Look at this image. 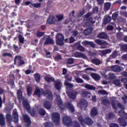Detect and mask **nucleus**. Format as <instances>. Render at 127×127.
I'll return each mask as SVG.
<instances>
[{"instance_id": "11", "label": "nucleus", "mask_w": 127, "mask_h": 127, "mask_svg": "<svg viewBox=\"0 0 127 127\" xmlns=\"http://www.w3.org/2000/svg\"><path fill=\"white\" fill-rule=\"evenodd\" d=\"M111 70L114 72H120L121 71V68L119 65H115L111 66Z\"/></svg>"}, {"instance_id": "64", "label": "nucleus", "mask_w": 127, "mask_h": 127, "mask_svg": "<svg viewBox=\"0 0 127 127\" xmlns=\"http://www.w3.org/2000/svg\"><path fill=\"white\" fill-rule=\"evenodd\" d=\"M110 127H119V126L116 123H111L110 125Z\"/></svg>"}, {"instance_id": "42", "label": "nucleus", "mask_w": 127, "mask_h": 127, "mask_svg": "<svg viewBox=\"0 0 127 127\" xmlns=\"http://www.w3.org/2000/svg\"><path fill=\"white\" fill-rule=\"evenodd\" d=\"M118 113L119 115L120 116V117H125V116H127V114H126V113H125L124 110L119 111Z\"/></svg>"}, {"instance_id": "34", "label": "nucleus", "mask_w": 127, "mask_h": 127, "mask_svg": "<svg viewBox=\"0 0 127 127\" xmlns=\"http://www.w3.org/2000/svg\"><path fill=\"white\" fill-rule=\"evenodd\" d=\"M6 119L7 122H8L9 124H11L12 122V117L10 114H6Z\"/></svg>"}, {"instance_id": "18", "label": "nucleus", "mask_w": 127, "mask_h": 127, "mask_svg": "<svg viewBox=\"0 0 127 127\" xmlns=\"http://www.w3.org/2000/svg\"><path fill=\"white\" fill-rule=\"evenodd\" d=\"M77 91L72 92L68 93V97H69L70 99L75 100L76 98L77 95L78 94Z\"/></svg>"}, {"instance_id": "56", "label": "nucleus", "mask_w": 127, "mask_h": 127, "mask_svg": "<svg viewBox=\"0 0 127 127\" xmlns=\"http://www.w3.org/2000/svg\"><path fill=\"white\" fill-rule=\"evenodd\" d=\"M122 81L123 83H125V87H126V88L127 90V78H122Z\"/></svg>"}, {"instance_id": "12", "label": "nucleus", "mask_w": 127, "mask_h": 127, "mask_svg": "<svg viewBox=\"0 0 127 127\" xmlns=\"http://www.w3.org/2000/svg\"><path fill=\"white\" fill-rule=\"evenodd\" d=\"M118 121L121 127H126L127 126V122L125 121L124 119L119 118H118Z\"/></svg>"}, {"instance_id": "27", "label": "nucleus", "mask_w": 127, "mask_h": 127, "mask_svg": "<svg viewBox=\"0 0 127 127\" xmlns=\"http://www.w3.org/2000/svg\"><path fill=\"white\" fill-rule=\"evenodd\" d=\"M83 44L85 45H90L92 48H95L96 46L93 42H89L88 41H84L83 42Z\"/></svg>"}, {"instance_id": "41", "label": "nucleus", "mask_w": 127, "mask_h": 127, "mask_svg": "<svg viewBox=\"0 0 127 127\" xmlns=\"http://www.w3.org/2000/svg\"><path fill=\"white\" fill-rule=\"evenodd\" d=\"M102 103L103 104V105H104L106 107H107L108 106H109L111 104L109 100H107V99H103Z\"/></svg>"}, {"instance_id": "39", "label": "nucleus", "mask_w": 127, "mask_h": 127, "mask_svg": "<svg viewBox=\"0 0 127 127\" xmlns=\"http://www.w3.org/2000/svg\"><path fill=\"white\" fill-rule=\"evenodd\" d=\"M45 34V32H40L39 30H37V32L36 33V35L37 37L40 38L42 37Z\"/></svg>"}, {"instance_id": "60", "label": "nucleus", "mask_w": 127, "mask_h": 127, "mask_svg": "<svg viewBox=\"0 0 127 127\" xmlns=\"http://www.w3.org/2000/svg\"><path fill=\"white\" fill-rule=\"evenodd\" d=\"M111 105L112 106L113 109L117 110V107L116 105L115 101H113L112 103H111Z\"/></svg>"}, {"instance_id": "46", "label": "nucleus", "mask_w": 127, "mask_h": 127, "mask_svg": "<svg viewBox=\"0 0 127 127\" xmlns=\"http://www.w3.org/2000/svg\"><path fill=\"white\" fill-rule=\"evenodd\" d=\"M121 49L123 51L127 53V45L124 44V45H121Z\"/></svg>"}, {"instance_id": "52", "label": "nucleus", "mask_w": 127, "mask_h": 127, "mask_svg": "<svg viewBox=\"0 0 127 127\" xmlns=\"http://www.w3.org/2000/svg\"><path fill=\"white\" fill-rule=\"evenodd\" d=\"M75 81L77 83H84V80L81 78L77 77L75 78Z\"/></svg>"}, {"instance_id": "50", "label": "nucleus", "mask_w": 127, "mask_h": 127, "mask_svg": "<svg viewBox=\"0 0 127 127\" xmlns=\"http://www.w3.org/2000/svg\"><path fill=\"white\" fill-rule=\"evenodd\" d=\"M80 105H81L83 107H85L87 105V102L84 99H82L80 101Z\"/></svg>"}, {"instance_id": "54", "label": "nucleus", "mask_w": 127, "mask_h": 127, "mask_svg": "<svg viewBox=\"0 0 127 127\" xmlns=\"http://www.w3.org/2000/svg\"><path fill=\"white\" fill-rule=\"evenodd\" d=\"M113 83L115 85L117 86H120L121 84L120 80L119 79H115L113 81Z\"/></svg>"}, {"instance_id": "14", "label": "nucleus", "mask_w": 127, "mask_h": 127, "mask_svg": "<svg viewBox=\"0 0 127 127\" xmlns=\"http://www.w3.org/2000/svg\"><path fill=\"white\" fill-rule=\"evenodd\" d=\"M98 114L97 108L95 107H94L91 109L90 111V116L91 117H95L97 116Z\"/></svg>"}, {"instance_id": "44", "label": "nucleus", "mask_w": 127, "mask_h": 127, "mask_svg": "<svg viewBox=\"0 0 127 127\" xmlns=\"http://www.w3.org/2000/svg\"><path fill=\"white\" fill-rule=\"evenodd\" d=\"M57 105H58V106H59V107H60V108L61 109H63V101L61 100V99L58 100V101H57Z\"/></svg>"}, {"instance_id": "25", "label": "nucleus", "mask_w": 127, "mask_h": 127, "mask_svg": "<svg viewBox=\"0 0 127 127\" xmlns=\"http://www.w3.org/2000/svg\"><path fill=\"white\" fill-rule=\"evenodd\" d=\"M44 107L45 109L47 110H50L51 109V105L49 101H45L44 102Z\"/></svg>"}, {"instance_id": "63", "label": "nucleus", "mask_w": 127, "mask_h": 127, "mask_svg": "<svg viewBox=\"0 0 127 127\" xmlns=\"http://www.w3.org/2000/svg\"><path fill=\"white\" fill-rule=\"evenodd\" d=\"M73 127H80V124L77 121H74Z\"/></svg>"}, {"instance_id": "49", "label": "nucleus", "mask_w": 127, "mask_h": 127, "mask_svg": "<svg viewBox=\"0 0 127 127\" xmlns=\"http://www.w3.org/2000/svg\"><path fill=\"white\" fill-rule=\"evenodd\" d=\"M95 42L98 44L99 45H101V46L104 45L105 44L104 42H103L102 41L99 39L95 40Z\"/></svg>"}, {"instance_id": "2", "label": "nucleus", "mask_w": 127, "mask_h": 127, "mask_svg": "<svg viewBox=\"0 0 127 127\" xmlns=\"http://www.w3.org/2000/svg\"><path fill=\"white\" fill-rule=\"evenodd\" d=\"M52 120L56 126H59L60 124V115L57 112L52 114Z\"/></svg>"}, {"instance_id": "6", "label": "nucleus", "mask_w": 127, "mask_h": 127, "mask_svg": "<svg viewBox=\"0 0 127 127\" xmlns=\"http://www.w3.org/2000/svg\"><path fill=\"white\" fill-rule=\"evenodd\" d=\"M42 94L46 96L47 99L52 100H53V94L50 91L48 90H45L44 91L43 89H42Z\"/></svg>"}, {"instance_id": "7", "label": "nucleus", "mask_w": 127, "mask_h": 127, "mask_svg": "<svg viewBox=\"0 0 127 127\" xmlns=\"http://www.w3.org/2000/svg\"><path fill=\"white\" fill-rule=\"evenodd\" d=\"M23 119L25 122V125L26 127H30L31 125V122L30 118H29L28 115H25L23 116Z\"/></svg>"}, {"instance_id": "19", "label": "nucleus", "mask_w": 127, "mask_h": 127, "mask_svg": "<svg viewBox=\"0 0 127 127\" xmlns=\"http://www.w3.org/2000/svg\"><path fill=\"white\" fill-rule=\"evenodd\" d=\"M47 44H51L52 45H54L55 44L54 40H52L50 37L46 39V41L44 44V45H46Z\"/></svg>"}, {"instance_id": "28", "label": "nucleus", "mask_w": 127, "mask_h": 127, "mask_svg": "<svg viewBox=\"0 0 127 127\" xmlns=\"http://www.w3.org/2000/svg\"><path fill=\"white\" fill-rule=\"evenodd\" d=\"M111 17L109 16H107L103 20V24L107 25V23H109L111 21Z\"/></svg>"}, {"instance_id": "4", "label": "nucleus", "mask_w": 127, "mask_h": 127, "mask_svg": "<svg viewBox=\"0 0 127 127\" xmlns=\"http://www.w3.org/2000/svg\"><path fill=\"white\" fill-rule=\"evenodd\" d=\"M63 124L66 127H70L72 124V119L69 116H64L63 118Z\"/></svg>"}, {"instance_id": "5", "label": "nucleus", "mask_w": 127, "mask_h": 127, "mask_svg": "<svg viewBox=\"0 0 127 127\" xmlns=\"http://www.w3.org/2000/svg\"><path fill=\"white\" fill-rule=\"evenodd\" d=\"M16 60L17 61L18 66H21L25 64V62L23 60L22 57L20 56H16L15 57L14 59V64H16L17 63Z\"/></svg>"}, {"instance_id": "33", "label": "nucleus", "mask_w": 127, "mask_h": 127, "mask_svg": "<svg viewBox=\"0 0 127 127\" xmlns=\"http://www.w3.org/2000/svg\"><path fill=\"white\" fill-rule=\"evenodd\" d=\"M34 75L35 76L36 81L38 83H39L40 79H41V77L40 76V75L39 73H36V74H34Z\"/></svg>"}, {"instance_id": "40", "label": "nucleus", "mask_w": 127, "mask_h": 127, "mask_svg": "<svg viewBox=\"0 0 127 127\" xmlns=\"http://www.w3.org/2000/svg\"><path fill=\"white\" fill-rule=\"evenodd\" d=\"M64 86L67 87L68 88H72L73 87V85L72 83H70L67 81L64 82Z\"/></svg>"}, {"instance_id": "23", "label": "nucleus", "mask_w": 127, "mask_h": 127, "mask_svg": "<svg viewBox=\"0 0 127 127\" xmlns=\"http://www.w3.org/2000/svg\"><path fill=\"white\" fill-rule=\"evenodd\" d=\"M33 88L30 86H28L26 88L27 95L28 97H30L32 94Z\"/></svg>"}, {"instance_id": "13", "label": "nucleus", "mask_w": 127, "mask_h": 127, "mask_svg": "<svg viewBox=\"0 0 127 127\" xmlns=\"http://www.w3.org/2000/svg\"><path fill=\"white\" fill-rule=\"evenodd\" d=\"M47 22L50 24H54L56 23V18L54 15H50L47 20Z\"/></svg>"}, {"instance_id": "26", "label": "nucleus", "mask_w": 127, "mask_h": 127, "mask_svg": "<svg viewBox=\"0 0 127 127\" xmlns=\"http://www.w3.org/2000/svg\"><path fill=\"white\" fill-rule=\"evenodd\" d=\"M34 94L38 97H40L42 96V90L40 91L39 88H37L35 91L34 92Z\"/></svg>"}, {"instance_id": "57", "label": "nucleus", "mask_w": 127, "mask_h": 127, "mask_svg": "<svg viewBox=\"0 0 127 127\" xmlns=\"http://www.w3.org/2000/svg\"><path fill=\"white\" fill-rule=\"evenodd\" d=\"M115 117V115L113 113H109L108 114V118L109 120L113 119Z\"/></svg>"}, {"instance_id": "62", "label": "nucleus", "mask_w": 127, "mask_h": 127, "mask_svg": "<svg viewBox=\"0 0 127 127\" xmlns=\"http://www.w3.org/2000/svg\"><path fill=\"white\" fill-rule=\"evenodd\" d=\"M88 94H89V93L87 91H82V96L84 97H87Z\"/></svg>"}, {"instance_id": "9", "label": "nucleus", "mask_w": 127, "mask_h": 127, "mask_svg": "<svg viewBox=\"0 0 127 127\" xmlns=\"http://www.w3.org/2000/svg\"><path fill=\"white\" fill-rule=\"evenodd\" d=\"M54 83H55V87L57 90H58L59 91L61 90L62 86L61 81H60L59 80H58L55 81Z\"/></svg>"}, {"instance_id": "37", "label": "nucleus", "mask_w": 127, "mask_h": 127, "mask_svg": "<svg viewBox=\"0 0 127 127\" xmlns=\"http://www.w3.org/2000/svg\"><path fill=\"white\" fill-rule=\"evenodd\" d=\"M118 16H119V11H116L112 14V19L115 21L117 20Z\"/></svg>"}, {"instance_id": "10", "label": "nucleus", "mask_w": 127, "mask_h": 127, "mask_svg": "<svg viewBox=\"0 0 127 127\" xmlns=\"http://www.w3.org/2000/svg\"><path fill=\"white\" fill-rule=\"evenodd\" d=\"M74 45L76 46V49H77V50H79V51L82 52L85 51V48L80 45V42L75 43Z\"/></svg>"}, {"instance_id": "24", "label": "nucleus", "mask_w": 127, "mask_h": 127, "mask_svg": "<svg viewBox=\"0 0 127 127\" xmlns=\"http://www.w3.org/2000/svg\"><path fill=\"white\" fill-rule=\"evenodd\" d=\"M45 80L47 81V83H51L52 82H55V78L52 77L46 76L45 77Z\"/></svg>"}, {"instance_id": "22", "label": "nucleus", "mask_w": 127, "mask_h": 127, "mask_svg": "<svg viewBox=\"0 0 127 127\" xmlns=\"http://www.w3.org/2000/svg\"><path fill=\"white\" fill-rule=\"evenodd\" d=\"M22 105H23V106L24 107V108L26 110H29L30 109V106H29L27 101H26L25 100L23 101Z\"/></svg>"}, {"instance_id": "48", "label": "nucleus", "mask_w": 127, "mask_h": 127, "mask_svg": "<svg viewBox=\"0 0 127 127\" xmlns=\"http://www.w3.org/2000/svg\"><path fill=\"white\" fill-rule=\"evenodd\" d=\"M39 114L41 116H45L46 112L45 110H44L43 109H40V110L39 111Z\"/></svg>"}, {"instance_id": "30", "label": "nucleus", "mask_w": 127, "mask_h": 127, "mask_svg": "<svg viewBox=\"0 0 127 127\" xmlns=\"http://www.w3.org/2000/svg\"><path fill=\"white\" fill-rule=\"evenodd\" d=\"M91 76L95 80H99L100 79V76L99 74L93 73H91Z\"/></svg>"}, {"instance_id": "36", "label": "nucleus", "mask_w": 127, "mask_h": 127, "mask_svg": "<svg viewBox=\"0 0 127 127\" xmlns=\"http://www.w3.org/2000/svg\"><path fill=\"white\" fill-rule=\"evenodd\" d=\"M119 56V51H113L112 54L111 55V57L113 59L116 58L117 57Z\"/></svg>"}, {"instance_id": "29", "label": "nucleus", "mask_w": 127, "mask_h": 127, "mask_svg": "<svg viewBox=\"0 0 127 127\" xmlns=\"http://www.w3.org/2000/svg\"><path fill=\"white\" fill-rule=\"evenodd\" d=\"M74 56L76 58H84L85 55L80 52H76L74 53Z\"/></svg>"}, {"instance_id": "61", "label": "nucleus", "mask_w": 127, "mask_h": 127, "mask_svg": "<svg viewBox=\"0 0 127 127\" xmlns=\"http://www.w3.org/2000/svg\"><path fill=\"white\" fill-rule=\"evenodd\" d=\"M120 14L122 16H124L126 17V18H127V12L124 11H121L120 12Z\"/></svg>"}, {"instance_id": "31", "label": "nucleus", "mask_w": 127, "mask_h": 127, "mask_svg": "<svg viewBox=\"0 0 127 127\" xmlns=\"http://www.w3.org/2000/svg\"><path fill=\"white\" fill-rule=\"evenodd\" d=\"M111 52H112V50L111 49H106V50L101 51V54L103 56H106L107 55V54L111 53Z\"/></svg>"}, {"instance_id": "43", "label": "nucleus", "mask_w": 127, "mask_h": 127, "mask_svg": "<svg viewBox=\"0 0 127 127\" xmlns=\"http://www.w3.org/2000/svg\"><path fill=\"white\" fill-rule=\"evenodd\" d=\"M74 60L72 58L68 59L66 62L67 65L73 64L74 63Z\"/></svg>"}, {"instance_id": "1", "label": "nucleus", "mask_w": 127, "mask_h": 127, "mask_svg": "<svg viewBox=\"0 0 127 127\" xmlns=\"http://www.w3.org/2000/svg\"><path fill=\"white\" fill-rule=\"evenodd\" d=\"M78 120L81 125H83L84 124H85L88 126H91L93 123L92 119L90 117H86L84 119L82 116H79L78 117Z\"/></svg>"}, {"instance_id": "15", "label": "nucleus", "mask_w": 127, "mask_h": 127, "mask_svg": "<svg viewBox=\"0 0 127 127\" xmlns=\"http://www.w3.org/2000/svg\"><path fill=\"white\" fill-rule=\"evenodd\" d=\"M97 37L99 39L106 40L108 38V35L105 32H102L99 33L98 35H97Z\"/></svg>"}, {"instance_id": "3", "label": "nucleus", "mask_w": 127, "mask_h": 127, "mask_svg": "<svg viewBox=\"0 0 127 127\" xmlns=\"http://www.w3.org/2000/svg\"><path fill=\"white\" fill-rule=\"evenodd\" d=\"M64 37L63 35L62 34H57L56 43L57 45L63 46L64 45Z\"/></svg>"}, {"instance_id": "59", "label": "nucleus", "mask_w": 127, "mask_h": 127, "mask_svg": "<svg viewBox=\"0 0 127 127\" xmlns=\"http://www.w3.org/2000/svg\"><path fill=\"white\" fill-rule=\"evenodd\" d=\"M2 57H12V55L9 53H5L2 54Z\"/></svg>"}, {"instance_id": "16", "label": "nucleus", "mask_w": 127, "mask_h": 127, "mask_svg": "<svg viewBox=\"0 0 127 127\" xmlns=\"http://www.w3.org/2000/svg\"><path fill=\"white\" fill-rule=\"evenodd\" d=\"M17 98L18 100L19 101V102H21L23 101V95H22V91L21 90H17Z\"/></svg>"}, {"instance_id": "17", "label": "nucleus", "mask_w": 127, "mask_h": 127, "mask_svg": "<svg viewBox=\"0 0 127 127\" xmlns=\"http://www.w3.org/2000/svg\"><path fill=\"white\" fill-rule=\"evenodd\" d=\"M66 107L67 109H69V111L71 113H73L75 111L74 108L72 105V103L70 102H67V103L66 105Z\"/></svg>"}, {"instance_id": "51", "label": "nucleus", "mask_w": 127, "mask_h": 127, "mask_svg": "<svg viewBox=\"0 0 127 127\" xmlns=\"http://www.w3.org/2000/svg\"><path fill=\"white\" fill-rule=\"evenodd\" d=\"M58 21H62L64 18L63 14H58L56 16Z\"/></svg>"}, {"instance_id": "35", "label": "nucleus", "mask_w": 127, "mask_h": 127, "mask_svg": "<svg viewBox=\"0 0 127 127\" xmlns=\"http://www.w3.org/2000/svg\"><path fill=\"white\" fill-rule=\"evenodd\" d=\"M13 47L14 48V52H15L16 53H19L20 49H21V47L19 48L18 46L16 45H13Z\"/></svg>"}, {"instance_id": "53", "label": "nucleus", "mask_w": 127, "mask_h": 127, "mask_svg": "<svg viewBox=\"0 0 127 127\" xmlns=\"http://www.w3.org/2000/svg\"><path fill=\"white\" fill-rule=\"evenodd\" d=\"M94 19L93 18H88L87 20V23H95V21L94 20Z\"/></svg>"}, {"instance_id": "20", "label": "nucleus", "mask_w": 127, "mask_h": 127, "mask_svg": "<svg viewBox=\"0 0 127 127\" xmlns=\"http://www.w3.org/2000/svg\"><path fill=\"white\" fill-rule=\"evenodd\" d=\"M0 125L1 127L5 126V118L2 114H0Z\"/></svg>"}, {"instance_id": "45", "label": "nucleus", "mask_w": 127, "mask_h": 127, "mask_svg": "<svg viewBox=\"0 0 127 127\" xmlns=\"http://www.w3.org/2000/svg\"><path fill=\"white\" fill-rule=\"evenodd\" d=\"M18 41L20 43L24 44V38L21 36V35H18Z\"/></svg>"}, {"instance_id": "55", "label": "nucleus", "mask_w": 127, "mask_h": 127, "mask_svg": "<svg viewBox=\"0 0 127 127\" xmlns=\"http://www.w3.org/2000/svg\"><path fill=\"white\" fill-rule=\"evenodd\" d=\"M98 94H101V95H103L108 94L107 91H106L104 90H101L98 91Z\"/></svg>"}, {"instance_id": "32", "label": "nucleus", "mask_w": 127, "mask_h": 127, "mask_svg": "<svg viewBox=\"0 0 127 127\" xmlns=\"http://www.w3.org/2000/svg\"><path fill=\"white\" fill-rule=\"evenodd\" d=\"M84 87H85L88 90H96L95 87H94L92 85H90V84H86Z\"/></svg>"}, {"instance_id": "21", "label": "nucleus", "mask_w": 127, "mask_h": 127, "mask_svg": "<svg viewBox=\"0 0 127 127\" xmlns=\"http://www.w3.org/2000/svg\"><path fill=\"white\" fill-rule=\"evenodd\" d=\"M91 63H93L94 64L98 66L101 64V62L100 60L95 58L91 60Z\"/></svg>"}, {"instance_id": "47", "label": "nucleus", "mask_w": 127, "mask_h": 127, "mask_svg": "<svg viewBox=\"0 0 127 127\" xmlns=\"http://www.w3.org/2000/svg\"><path fill=\"white\" fill-rule=\"evenodd\" d=\"M111 3L110 2H106L104 5L105 9L106 10H109L111 8Z\"/></svg>"}, {"instance_id": "58", "label": "nucleus", "mask_w": 127, "mask_h": 127, "mask_svg": "<svg viewBox=\"0 0 127 127\" xmlns=\"http://www.w3.org/2000/svg\"><path fill=\"white\" fill-rule=\"evenodd\" d=\"M82 78L86 80L89 81L90 80V78L88 75L84 74L82 75Z\"/></svg>"}, {"instance_id": "38", "label": "nucleus", "mask_w": 127, "mask_h": 127, "mask_svg": "<svg viewBox=\"0 0 127 127\" xmlns=\"http://www.w3.org/2000/svg\"><path fill=\"white\" fill-rule=\"evenodd\" d=\"M42 4L40 3H31V5H30V7H36L39 8L41 6Z\"/></svg>"}, {"instance_id": "8", "label": "nucleus", "mask_w": 127, "mask_h": 127, "mask_svg": "<svg viewBox=\"0 0 127 127\" xmlns=\"http://www.w3.org/2000/svg\"><path fill=\"white\" fill-rule=\"evenodd\" d=\"M12 117L14 119V123H18L19 122V115L16 111V110H14L12 114Z\"/></svg>"}]
</instances>
